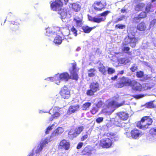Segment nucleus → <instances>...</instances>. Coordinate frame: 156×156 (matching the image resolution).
<instances>
[{"label":"nucleus","instance_id":"a211bd4d","mask_svg":"<svg viewBox=\"0 0 156 156\" xmlns=\"http://www.w3.org/2000/svg\"><path fill=\"white\" fill-rule=\"evenodd\" d=\"M136 28L140 31H144L147 29V26L144 22L142 21L137 25Z\"/></svg>","mask_w":156,"mask_h":156},{"label":"nucleus","instance_id":"f3484780","mask_svg":"<svg viewBox=\"0 0 156 156\" xmlns=\"http://www.w3.org/2000/svg\"><path fill=\"white\" fill-rule=\"evenodd\" d=\"M116 115L121 120L123 121L127 120L129 118L128 114L124 112H118Z\"/></svg>","mask_w":156,"mask_h":156},{"label":"nucleus","instance_id":"f257e3e1","mask_svg":"<svg viewBox=\"0 0 156 156\" xmlns=\"http://www.w3.org/2000/svg\"><path fill=\"white\" fill-rule=\"evenodd\" d=\"M72 67L69 69L70 75L67 72H63L59 74L56 75L53 77V80L55 83L58 84L60 82L61 80L68 81L69 79L77 80L79 76L77 73L79 69L77 66V64L76 62L71 63Z\"/></svg>","mask_w":156,"mask_h":156},{"label":"nucleus","instance_id":"473e14b6","mask_svg":"<svg viewBox=\"0 0 156 156\" xmlns=\"http://www.w3.org/2000/svg\"><path fill=\"white\" fill-rule=\"evenodd\" d=\"M110 12L108 10L104 11L101 13L98 14V17H99V18H105V20L103 21V22H104L106 19V16Z\"/></svg>","mask_w":156,"mask_h":156},{"label":"nucleus","instance_id":"c85d7f7f","mask_svg":"<svg viewBox=\"0 0 156 156\" xmlns=\"http://www.w3.org/2000/svg\"><path fill=\"white\" fill-rule=\"evenodd\" d=\"M96 70L94 68H90L87 70L88 75L89 77H93L95 76Z\"/></svg>","mask_w":156,"mask_h":156},{"label":"nucleus","instance_id":"e433bc0d","mask_svg":"<svg viewBox=\"0 0 156 156\" xmlns=\"http://www.w3.org/2000/svg\"><path fill=\"white\" fill-rule=\"evenodd\" d=\"M63 132V129L62 127H58L53 132L55 136L58 135Z\"/></svg>","mask_w":156,"mask_h":156},{"label":"nucleus","instance_id":"bf43d9fd","mask_svg":"<svg viewBox=\"0 0 156 156\" xmlns=\"http://www.w3.org/2000/svg\"><path fill=\"white\" fill-rule=\"evenodd\" d=\"M52 129L51 126H49L46 129L45 133L46 134H48L49 133L50 131Z\"/></svg>","mask_w":156,"mask_h":156},{"label":"nucleus","instance_id":"7c9ffc66","mask_svg":"<svg viewBox=\"0 0 156 156\" xmlns=\"http://www.w3.org/2000/svg\"><path fill=\"white\" fill-rule=\"evenodd\" d=\"M130 48L128 46H124L122 48V51L124 53L127 54L129 55L132 54L131 51H130Z\"/></svg>","mask_w":156,"mask_h":156},{"label":"nucleus","instance_id":"9d476101","mask_svg":"<svg viewBox=\"0 0 156 156\" xmlns=\"http://www.w3.org/2000/svg\"><path fill=\"white\" fill-rule=\"evenodd\" d=\"M126 134L128 137L131 136L132 138L136 139L141 136L142 134V132L135 128L131 131L130 132L131 136L130 135L129 133V132H126Z\"/></svg>","mask_w":156,"mask_h":156},{"label":"nucleus","instance_id":"c9c22d12","mask_svg":"<svg viewBox=\"0 0 156 156\" xmlns=\"http://www.w3.org/2000/svg\"><path fill=\"white\" fill-rule=\"evenodd\" d=\"M99 71L102 74L105 75L107 74V70L106 69L105 66L102 65L101 66L98 68Z\"/></svg>","mask_w":156,"mask_h":156},{"label":"nucleus","instance_id":"6ab92c4d","mask_svg":"<svg viewBox=\"0 0 156 156\" xmlns=\"http://www.w3.org/2000/svg\"><path fill=\"white\" fill-rule=\"evenodd\" d=\"M89 20L92 22L96 23H99L102 22L105 20V18H99V17H92L90 16L88 17Z\"/></svg>","mask_w":156,"mask_h":156},{"label":"nucleus","instance_id":"774afa93","mask_svg":"<svg viewBox=\"0 0 156 156\" xmlns=\"http://www.w3.org/2000/svg\"><path fill=\"white\" fill-rule=\"evenodd\" d=\"M156 1V0H151V2H155Z\"/></svg>","mask_w":156,"mask_h":156},{"label":"nucleus","instance_id":"3c124183","mask_svg":"<svg viewBox=\"0 0 156 156\" xmlns=\"http://www.w3.org/2000/svg\"><path fill=\"white\" fill-rule=\"evenodd\" d=\"M137 66L135 64H133L130 68V69L132 72H135L137 69Z\"/></svg>","mask_w":156,"mask_h":156},{"label":"nucleus","instance_id":"58836bf2","mask_svg":"<svg viewBox=\"0 0 156 156\" xmlns=\"http://www.w3.org/2000/svg\"><path fill=\"white\" fill-rule=\"evenodd\" d=\"M60 113L58 112H55L54 114L52 115L51 117L49 119V120L51 121L54 119L57 118L60 116Z\"/></svg>","mask_w":156,"mask_h":156},{"label":"nucleus","instance_id":"b1692460","mask_svg":"<svg viewBox=\"0 0 156 156\" xmlns=\"http://www.w3.org/2000/svg\"><path fill=\"white\" fill-rule=\"evenodd\" d=\"M46 32L45 33V36L50 38H53L55 35V33L53 32L50 28H46Z\"/></svg>","mask_w":156,"mask_h":156},{"label":"nucleus","instance_id":"4be33fe9","mask_svg":"<svg viewBox=\"0 0 156 156\" xmlns=\"http://www.w3.org/2000/svg\"><path fill=\"white\" fill-rule=\"evenodd\" d=\"M58 11V13L61 16V18H65L68 12L67 9L65 8L62 9L61 8Z\"/></svg>","mask_w":156,"mask_h":156},{"label":"nucleus","instance_id":"20e7f679","mask_svg":"<svg viewBox=\"0 0 156 156\" xmlns=\"http://www.w3.org/2000/svg\"><path fill=\"white\" fill-rule=\"evenodd\" d=\"M90 89L87 90L86 94L88 96H93L94 93L100 90L99 83L97 82H92L89 85Z\"/></svg>","mask_w":156,"mask_h":156},{"label":"nucleus","instance_id":"c03bdc74","mask_svg":"<svg viewBox=\"0 0 156 156\" xmlns=\"http://www.w3.org/2000/svg\"><path fill=\"white\" fill-rule=\"evenodd\" d=\"M70 30L72 32L74 35L75 36H76L77 35V31L75 28L74 26H73L70 29Z\"/></svg>","mask_w":156,"mask_h":156},{"label":"nucleus","instance_id":"de8ad7c7","mask_svg":"<svg viewBox=\"0 0 156 156\" xmlns=\"http://www.w3.org/2000/svg\"><path fill=\"white\" fill-rule=\"evenodd\" d=\"M108 73L109 74H112L115 72V69L109 67L107 70Z\"/></svg>","mask_w":156,"mask_h":156},{"label":"nucleus","instance_id":"49530a36","mask_svg":"<svg viewBox=\"0 0 156 156\" xmlns=\"http://www.w3.org/2000/svg\"><path fill=\"white\" fill-rule=\"evenodd\" d=\"M98 108L95 107H93L91 109L90 112L91 113L93 114H95L98 112Z\"/></svg>","mask_w":156,"mask_h":156},{"label":"nucleus","instance_id":"2f4dec72","mask_svg":"<svg viewBox=\"0 0 156 156\" xmlns=\"http://www.w3.org/2000/svg\"><path fill=\"white\" fill-rule=\"evenodd\" d=\"M62 37L59 35H57L55 37L53 42L55 44H60L62 43Z\"/></svg>","mask_w":156,"mask_h":156},{"label":"nucleus","instance_id":"bb28decb","mask_svg":"<svg viewBox=\"0 0 156 156\" xmlns=\"http://www.w3.org/2000/svg\"><path fill=\"white\" fill-rule=\"evenodd\" d=\"M107 136L114 141H118L119 139L118 136L114 133H107Z\"/></svg>","mask_w":156,"mask_h":156},{"label":"nucleus","instance_id":"8fccbe9b","mask_svg":"<svg viewBox=\"0 0 156 156\" xmlns=\"http://www.w3.org/2000/svg\"><path fill=\"white\" fill-rule=\"evenodd\" d=\"M132 96L134 98H135L136 99H139L140 98H143L144 97V95L142 94L135 95H132Z\"/></svg>","mask_w":156,"mask_h":156},{"label":"nucleus","instance_id":"f704fd0d","mask_svg":"<svg viewBox=\"0 0 156 156\" xmlns=\"http://www.w3.org/2000/svg\"><path fill=\"white\" fill-rule=\"evenodd\" d=\"M144 106L146 108H152L155 107V105L153 103V101H150L146 103Z\"/></svg>","mask_w":156,"mask_h":156},{"label":"nucleus","instance_id":"dca6fc26","mask_svg":"<svg viewBox=\"0 0 156 156\" xmlns=\"http://www.w3.org/2000/svg\"><path fill=\"white\" fill-rule=\"evenodd\" d=\"M19 20H16V21H11L9 24V27L10 29L13 31H16L18 30L19 27L18 26L20 25Z\"/></svg>","mask_w":156,"mask_h":156},{"label":"nucleus","instance_id":"09e8293b","mask_svg":"<svg viewBox=\"0 0 156 156\" xmlns=\"http://www.w3.org/2000/svg\"><path fill=\"white\" fill-rule=\"evenodd\" d=\"M74 21H75L76 23V25L77 26H80L82 24V20H77L76 18H74L73 19Z\"/></svg>","mask_w":156,"mask_h":156},{"label":"nucleus","instance_id":"1a4fd4ad","mask_svg":"<svg viewBox=\"0 0 156 156\" xmlns=\"http://www.w3.org/2000/svg\"><path fill=\"white\" fill-rule=\"evenodd\" d=\"M107 4L106 2L103 1L95 2L92 5L95 10L101 11L105 8Z\"/></svg>","mask_w":156,"mask_h":156},{"label":"nucleus","instance_id":"4c0bfd02","mask_svg":"<svg viewBox=\"0 0 156 156\" xmlns=\"http://www.w3.org/2000/svg\"><path fill=\"white\" fill-rule=\"evenodd\" d=\"M152 5L151 3H148L146 6H145V11L147 13H149L150 12H153V11L151 10V8L152 7Z\"/></svg>","mask_w":156,"mask_h":156},{"label":"nucleus","instance_id":"cd10ccee","mask_svg":"<svg viewBox=\"0 0 156 156\" xmlns=\"http://www.w3.org/2000/svg\"><path fill=\"white\" fill-rule=\"evenodd\" d=\"M114 124L117 126L122 127L124 126L125 123L119 119H115L114 121Z\"/></svg>","mask_w":156,"mask_h":156},{"label":"nucleus","instance_id":"ea45409f","mask_svg":"<svg viewBox=\"0 0 156 156\" xmlns=\"http://www.w3.org/2000/svg\"><path fill=\"white\" fill-rule=\"evenodd\" d=\"M149 133L153 136H156V127L151 128L149 130Z\"/></svg>","mask_w":156,"mask_h":156},{"label":"nucleus","instance_id":"72a5a7b5","mask_svg":"<svg viewBox=\"0 0 156 156\" xmlns=\"http://www.w3.org/2000/svg\"><path fill=\"white\" fill-rule=\"evenodd\" d=\"M91 103L89 102H86L83 104L82 106V110L84 111L88 110L91 106Z\"/></svg>","mask_w":156,"mask_h":156},{"label":"nucleus","instance_id":"7ed1b4c3","mask_svg":"<svg viewBox=\"0 0 156 156\" xmlns=\"http://www.w3.org/2000/svg\"><path fill=\"white\" fill-rule=\"evenodd\" d=\"M152 119L149 116H144L137 122L136 126L140 129L146 130L150 128L153 123Z\"/></svg>","mask_w":156,"mask_h":156},{"label":"nucleus","instance_id":"f8f14e48","mask_svg":"<svg viewBox=\"0 0 156 156\" xmlns=\"http://www.w3.org/2000/svg\"><path fill=\"white\" fill-rule=\"evenodd\" d=\"M70 148V143L65 139L62 140L58 146V148L59 149H63L65 151L68 150Z\"/></svg>","mask_w":156,"mask_h":156},{"label":"nucleus","instance_id":"2eb2a0df","mask_svg":"<svg viewBox=\"0 0 156 156\" xmlns=\"http://www.w3.org/2000/svg\"><path fill=\"white\" fill-rule=\"evenodd\" d=\"M80 107V105L78 104L71 105L69 107L67 112V115H70L76 112L79 110Z\"/></svg>","mask_w":156,"mask_h":156},{"label":"nucleus","instance_id":"0eeeda50","mask_svg":"<svg viewBox=\"0 0 156 156\" xmlns=\"http://www.w3.org/2000/svg\"><path fill=\"white\" fill-rule=\"evenodd\" d=\"M59 94L62 99H68L71 97V93L70 90L68 87L65 86L61 89Z\"/></svg>","mask_w":156,"mask_h":156},{"label":"nucleus","instance_id":"79ce46f5","mask_svg":"<svg viewBox=\"0 0 156 156\" xmlns=\"http://www.w3.org/2000/svg\"><path fill=\"white\" fill-rule=\"evenodd\" d=\"M138 16L142 20L147 17V13L145 11H142Z\"/></svg>","mask_w":156,"mask_h":156},{"label":"nucleus","instance_id":"423d86ee","mask_svg":"<svg viewBox=\"0 0 156 156\" xmlns=\"http://www.w3.org/2000/svg\"><path fill=\"white\" fill-rule=\"evenodd\" d=\"M119 81L115 84L116 87L120 88L124 86H129L130 80L125 76L120 78Z\"/></svg>","mask_w":156,"mask_h":156},{"label":"nucleus","instance_id":"4d7b16f0","mask_svg":"<svg viewBox=\"0 0 156 156\" xmlns=\"http://www.w3.org/2000/svg\"><path fill=\"white\" fill-rule=\"evenodd\" d=\"M47 144L48 142L47 141L44 140L43 141L42 143H40V146L41 147L43 148V147H44Z\"/></svg>","mask_w":156,"mask_h":156},{"label":"nucleus","instance_id":"0e129e2a","mask_svg":"<svg viewBox=\"0 0 156 156\" xmlns=\"http://www.w3.org/2000/svg\"><path fill=\"white\" fill-rule=\"evenodd\" d=\"M121 11V13H124L126 12V9H122Z\"/></svg>","mask_w":156,"mask_h":156},{"label":"nucleus","instance_id":"412c9836","mask_svg":"<svg viewBox=\"0 0 156 156\" xmlns=\"http://www.w3.org/2000/svg\"><path fill=\"white\" fill-rule=\"evenodd\" d=\"M81 6L77 3H74L71 4V8L74 12H77L79 11L81 9Z\"/></svg>","mask_w":156,"mask_h":156},{"label":"nucleus","instance_id":"393cba45","mask_svg":"<svg viewBox=\"0 0 156 156\" xmlns=\"http://www.w3.org/2000/svg\"><path fill=\"white\" fill-rule=\"evenodd\" d=\"M119 62L121 64L126 65L130 62V60L126 57L118 59Z\"/></svg>","mask_w":156,"mask_h":156},{"label":"nucleus","instance_id":"a19ab883","mask_svg":"<svg viewBox=\"0 0 156 156\" xmlns=\"http://www.w3.org/2000/svg\"><path fill=\"white\" fill-rule=\"evenodd\" d=\"M141 19L137 15V16L134 17L132 20V23H137L140 21Z\"/></svg>","mask_w":156,"mask_h":156},{"label":"nucleus","instance_id":"5fc2aeb1","mask_svg":"<svg viewBox=\"0 0 156 156\" xmlns=\"http://www.w3.org/2000/svg\"><path fill=\"white\" fill-rule=\"evenodd\" d=\"M103 118L102 117H99L97 118L96 120V122L98 123H100L102 122L103 120Z\"/></svg>","mask_w":156,"mask_h":156},{"label":"nucleus","instance_id":"680f3d73","mask_svg":"<svg viewBox=\"0 0 156 156\" xmlns=\"http://www.w3.org/2000/svg\"><path fill=\"white\" fill-rule=\"evenodd\" d=\"M43 148L41 147L40 146L38 147L35 151V153L36 154L39 153L42 150Z\"/></svg>","mask_w":156,"mask_h":156},{"label":"nucleus","instance_id":"338daca9","mask_svg":"<svg viewBox=\"0 0 156 156\" xmlns=\"http://www.w3.org/2000/svg\"><path fill=\"white\" fill-rule=\"evenodd\" d=\"M34 154L33 153H30L27 156H33Z\"/></svg>","mask_w":156,"mask_h":156},{"label":"nucleus","instance_id":"a18cd8bd","mask_svg":"<svg viewBox=\"0 0 156 156\" xmlns=\"http://www.w3.org/2000/svg\"><path fill=\"white\" fill-rule=\"evenodd\" d=\"M126 26L125 25L121 24H119L115 26V28L116 29H123L125 28Z\"/></svg>","mask_w":156,"mask_h":156},{"label":"nucleus","instance_id":"6e6d98bb","mask_svg":"<svg viewBox=\"0 0 156 156\" xmlns=\"http://www.w3.org/2000/svg\"><path fill=\"white\" fill-rule=\"evenodd\" d=\"M88 135L87 134L84 135H83L81 138V141H83L88 138Z\"/></svg>","mask_w":156,"mask_h":156},{"label":"nucleus","instance_id":"ddd939ff","mask_svg":"<svg viewBox=\"0 0 156 156\" xmlns=\"http://www.w3.org/2000/svg\"><path fill=\"white\" fill-rule=\"evenodd\" d=\"M129 86L132 87L133 90L136 91H141L142 89L141 85L135 80H130Z\"/></svg>","mask_w":156,"mask_h":156},{"label":"nucleus","instance_id":"aec40b11","mask_svg":"<svg viewBox=\"0 0 156 156\" xmlns=\"http://www.w3.org/2000/svg\"><path fill=\"white\" fill-rule=\"evenodd\" d=\"M92 150L89 146H86L81 151L83 155H89L91 154Z\"/></svg>","mask_w":156,"mask_h":156},{"label":"nucleus","instance_id":"f03ea898","mask_svg":"<svg viewBox=\"0 0 156 156\" xmlns=\"http://www.w3.org/2000/svg\"><path fill=\"white\" fill-rule=\"evenodd\" d=\"M125 101H123L120 103H119L114 100H112L108 102L105 105L102 109V113L105 115H110L114 111L113 107L118 108L124 105L125 104Z\"/></svg>","mask_w":156,"mask_h":156},{"label":"nucleus","instance_id":"603ef678","mask_svg":"<svg viewBox=\"0 0 156 156\" xmlns=\"http://www.w3.org/2000/svg\"><path fill=\"white\" fill-rule=\"evenodd\" d=\"M125 18V16L124 15H122L121 16H120L119 18H117L115 21V23H117L119 21H120L123 20Z\"/></svg>","mask_w":156,"mask_h":156},{"label":"nucleus","instance_id":"6e6552de","mask_svg":"<svg viewBox=\"0 0 156 156\" xmlns=\"http://www.w3.org/2000/svg\"><path fill=\"white\" fill-rule=\"evenodd\" d=\"M112 140L109 138L102 139L100 141L99 145L103 148H108L112 146Z\"/></svg>","mask_w":156,"mask_h":156},{"label":"nucleus","instance_id":"864d4df0","mask_svg":"<svg viewBox=\"0 0 156 156\" xmlns=\"http://www.w3.org/2000/svg\"><path fill=\"white\" fill-rule=\"evenodd\" d=\"M102 102L100 100L98 101L97 103L96 104V106L98 108H99L102 106Z\"/></svg>","mask_w":156,"mask_h":156},{"label":"nucleus","instance_id":"4468645a","mask_svg":"<svg viewBox=\"0 0 156 156\" xmlns=\"http://www.w3.org/2000/svg\"><path fill=\"white\" fill-rule=\"evenodd\" d=\"M84 129V127L83 126H78L74 129V132L73 133H72L73 131H72L71 130L69 132V133L70 135H72L73 137H76L80 134Z\"/></svg>","mask_w":156,"mask_h":156},{"label":"nucleus","instance_id":"69168bd1","mask_svg":"<svg viewBox=\"0 0 156 156\" xmlns=\"http://www.w3.org/2000/svg\"><path fill=\"white\" fill-rule=\"evenodd\" d=\"M124 73V71L123 70H121V71H119L118 73V75L119 74L122 75V74H123Z\"/></svg>","mask_w":156,"mask_h":156},{"label":"nucleus","instance_id":"e2e57ef3","mask_svg":"<svg viewBox=\"0 0 156 156\" xmlns=\"http://www.w3.org/2000/svg\"><path fill=\"white\" fill-rule=\"evenodd\" d=\"M117 78H118V76L117 75H115L113 77H112L111 78V80H115Z\"/></svg>","mask_w":156,"mask_h":156},{"label":"nucleus","instance_id":"052dcab7","mask_svg":"<svg viewBox=\"0 0 156 156\" xmlns=\"http://www.w3.org/2000/svg\"><path fill=\"white\" fill-rule=\"evenodd\" d=\"M83 144V143L82 142L79 143L77 146L76 148L77 149H80L82 147Z\"/></svg>","mask_w":156,"mask_h":156},{"label":"nucleus","instance_id":"37998d69","mask_svg":"<svg viewBox=\"0 0 156 156\" xmlns=\"http://www.w3.org/2000/svg\"><path fill=\"white\" fill-rule=\"evenodd\" d=\"M136 76L138 78H141L144 76V72L141 71H138L136 73Z\"/></svg>","mask_w":156,"mask_h":156},{"label":"nucleus","instance_id":"c756f323","mask_svg":"<svg viewBox=\"0 0 156 156\" xmlns=\"http://www.w3.org/2000/svg\"><path fill=\"white\" fill-rule=\"evenodd\" d=\"M136 31L133 28H131L129 30L127 36L126 37H135Z\"/></svg>","mask_w":156,"mask_h":156},{"label":"nucleus","instance_id":"5701e85b","mask_svg":"<svg viewBox=\"0 0 156 156\" xmlns=\"http://www.w3.org/2000/svg\"><path fill=\"white\" fill-rule=\"evenodd\" d=\"M145 5L144 3H140L136 5L134 8L135 10L139 12L142 11L145 7Z\"/></svg>","mask_w":156,"mask_h":156},{"label":"nucleus","instance_id":"39448f33","mask_svg":"<svg viewBox=\"0 0 156 156\" xmlns=\"http://www.w3.org/2000/svg\"><path fill=\"white\" fill-rule=\"evenodd\" d=\"M138 38L135 37H126L124 40V42L122 43V45L123 46H126L129 44L132 48H134L138 43Z\"/></svg>","mask_w":156,"mask_h":156},{"label":"nucleus","instance_id":"13d9d810","mask_svg":"<svg viewBox=\"0 0 156 156\" xmlns=\"http://www.w3.org/2000/svg\"><path fill=\"white\" fill-rule=\"evenodd\" d=\"M156 23V19H153L150 23V25L151 27H153Z\"/></svg>","mask_w":156,"mask_h":156},{"label":"nucleus","instance_id":"a878e982","mask_svg":"<svg viewBox=\"0 0 156 156\" xmlns=\"http://www.w3.org/2000/svg\"><path fill=\"white\" fill-rule=\"evenodd\" d=\"M95 26L94 27H90L88 26H83L82 27L83 32L87 34L89 33L93 29L95 28Z\"/></svg>","mask_w":156,"mask_h":156},{"label":"nucleus","instance_id":"9b49d317","mask_svg":"<svg viewBox=\"0 0 156 156\" xmlns=\"http://www.w3.org/2000/svg\"><path fill=\"white\" fill-rule=\"evenodd\" d=\"M63 5V3L61 0H55L51 3L50 7L52 10L57 11L59 10Z\"/></svg>","mask_w":156,"mask_h":156}]
</instances>
